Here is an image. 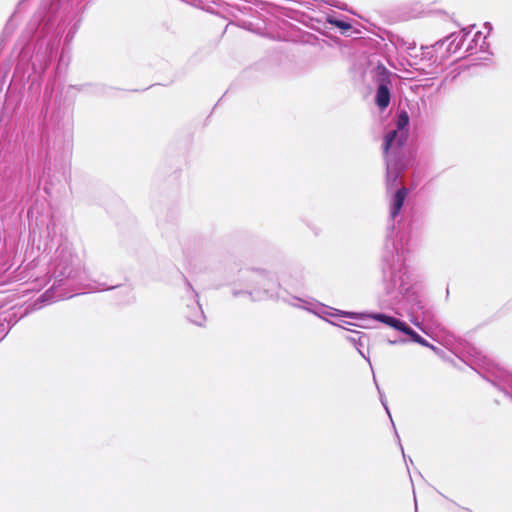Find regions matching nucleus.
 <instances>
[{"instance_id": "f257e3e1", "label": "nucleus", "mask_w": 512, "mask_h": 512, "mask_svg": "<svg viewBox=\"0 0 512 512\" xmlns=\"http://www.w3.org/2000/svg\"><path fill=\"white\" fill-rule=\"evenodd\" d=\"M409 116L406 111L398 114L396 128L389 131L384 137V153L398 151L406 142L408 137Z\"/></svg>"}, {"instance_id": "f03ea898", "label": "nucleus", "mask_w": 512, "mask_h": 512, "mask_svg": "<svg viewBox=\"0 0 512 512\" xmlns=\"http://www.w3.org/2000/svg\"><path fill=\"white\" fill-rule=\"evenodd\" d=\"M385 155L387 164L386 184L387 189H390L394 186L401 169L397 165L398 151H390L389 153H385Z\"/></svg>"}, {"instance_id": "7ed1b4c3", "label": "nucleus", "mask_w": 512, "mask_h": 512, "mask_svg": "<svg viewBox=\"0 0 512 512\" xmlns=\"http://www.w3.org/2000/svg\"><path fill=\"white\" fill-rule=\"evenodd\" d=\"M408 195V189L402 187L398 189L390 200V217L394 219L403 207L404 201Z\"/></svg>"}, {"instance_id": "20e7f679", "label": "nucleus", "mask_w": 512, "mask_h": 512, "mask_svg": "<svg viewBox=\"0 0 512 512\" xmlns=\"http://www.w3.org/2000/svg\"><path fill=\"white\" fill-rule=\"evenodd\" d=\"M373 318L396 329V330H399L401 332L404 330V328L406 326V324L404 322H402L394 317L387 316V315L381 314V313L374 314Z\"/></svg>"}, {"instance_id": "39448f33", "label": "nucleus", "mask_w": 512, "mask_h": 512, "mask_svg": "<svg viewBox=\"0 0 512 512\" xmlns=\"http://www.w3.org/2000/svg\"><path fill=\"white\" fill-rule=\"evenodd\" d=\"M390 102V92L386 85L381 84L376 92V104L380 109H385Z\"/></svg>"}, {"instance_id": "423d86ee", "label": "nucleus", "mask_w": 512, "mask_h": 512, "mask_svg": "<svg viewBox=\"0 0 512 512\" xmlns=\"http://www.w3.org/2000/svg\"><path fill=\"white\" fill-rule=\"evenodd\" d=\"M406 275L405 273L399 272L398 275H394L391 279L392 290H399L400 293L406 292L408 287L406 286Z\"/></svg>"}, {"instance_id": "0eeeda50", "label": "nucleus", "mask_w": 512, "mask_h": 512, "mask_svg": "<svg viewBox=\"0 0 512 512\" xmlns=\"http://www.w3.org/2000/svg\"><path fill=\"white\" fill-rule=\"evenodd\" d=\"M485 39L486 37L482 36L480 31L476 32L474 38L471 40V43L468 45L467 50H473L477 47L483 49L486 45Z\"/></svg>"}, {"instance_id": "6e6552de", "label": "nucleus", "mask_w": 512, "mask_h": 512, "mask_svg": "<svg viewBox=\"0 0 512 512\" xmlns=\"http://www.w3.org/2000/svg\"><path fill=\"white\" fill-rule=\"evenodd\" d=\"M403 333L409 335L411 337V339L413 341H415L416 343H419L423 346H430L428 344V342L422 338L419 334H417L413 329H411L409 326H405L404 330L402 331Z\"/></svg>"}, {"instance_id": "1a4fd4ad", "label": "nucleus", "mask_w": 512, "mask_h": 512, "mask_svg": "<svg viewBox=\"0 0 512 512\" xmlns=\"http://www.w3.org/2000/svg\"><path fill=\"white\" fill-rule=\"evenodd\" d=\"M327 21L330 23V24H333L335 26H337L338 28L342 29V30H348L351 28V25L344 21V20H341V19H337L335 18L334 16H331L329 15L327 17Z\"/></svg>"}, {"instance_id": "9d476101", "label": "nucleus", "mask_w": 512, "mask_h": 512, "mask_svg": "<svg viewBox=\"0 0 512 512\" xmlns=\"http://www.w3.org/2000/svg\"><path fill=\"white\" fill-rule=\"evenodd\" d=\"M196 309H198V310H199V313H197V315H195V316L191 317V318H190V320H191L193 323H195V324L201 325V324H202L201 320L204 318V316H203V313H202V311H201L200 306H197V307H196Z\"/></svg>"}, {"instance_id": "9b49d317", "label": "nucleus", "mask_w": 512, "mask_h": 512, "mask_svg": "<svg viewBox=\"0 0 512 512\" xmlns=\"http://www.w3.org/2000/svg\"><path fill=\"white\" fill-rule=\"evenodd\" d=\"M367 337L365 335H360L359 333H355L353 336L349 337V340L353 343L357 341L362 343Z\"/></svg>"}, {"instance_id": "f8f14e48", "label": "nucleus", "mask_w": 512, "mask_h": 512, "mask_svg": "<svg viewBox=\"0 0 512 512\" xmlns=\"http://www.w3.org/2000/svg\"><path fill=\"white\" fill-rule=\"evenodd\" d=\"M485 27L488 29V31H490V30H491V25H490V23H488V22H487V23H485Z\"/></svg>"}, {"instance_id": "ddd939ff", "label": "nucleus", "mask_w": 512, "mask_h": 512, "mask_svg": "<svg viewBox=\"0 0 512 512\" xmlns=\"http://www.w3.org/2000/svg\"><path fill=\"white\" fill-rule=\"evenodd\" d=\"M466 30H467V29H463V32L465 33V35H464V36H466V35L469 33V32H468V31H466Z\"/></svg>"}, {"instance_id": "4468645a", "label": "nucleus", "mask_w": 512, "mask_h": 512, "mask_svg": "<svg viewBox=\"0 0 512 512\" xmlns=\"http://www.w3.org/2000/svg\"><path fill=\"white\" fill-rule=\"evenodd\" d=\"M414 323L415 326H418L419 327V323L416 322V321H412Z\"/></svg>"}, {"instance_id": "2eb2a0df", "label": "nucleus", "mask_w": 512, "mask_h": 512, "mask_svg": "<svg viewBox=\"0 0 512 512\" xmlns=\"http://www.w3.org/2000/svg\"><path fill=\"white\" fill-rule=\"evenodd\" d=\"M345 314L348 316H351V317L354 315L353 313H345Z\"/></svg>"}]
</instances>
